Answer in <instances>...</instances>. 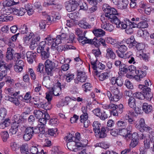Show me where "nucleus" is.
Wrapping results in <instances>:
<instances>
[{
    "mask_svg": "<svg viewBox=\"0 0 154 154\" xmlns=\"http://www.w3.org/2000/svg\"><path fill=\"white\" fill-rule=\"evenodd\" d=\"M103 8L105 12V17L111 22L114 23L116 26L117 28L125 29L127 26V24L129 23L128 20L126 21L121 22L119 18L116 16L118 15V13L115 8H111L108 4H104Z\"/></svg>",
    "mask_w": 154,
    "mask_h": 154,
    "instance_id": "nucleus-1",
    "label": "nucleus"
},
{
    "mask_svg": "<svg viewBox=\"0 0 154 154\" xmlns=\"http://www.w3.org/2000/svg\"><path fill=\"white\" fill-rule=\"evenodd\" d=\"M13 8L8 7L5 8L4 7L1 10V13L2 14L0 16V21L2 22H7L13 20V17L8 15L12 13Z\"/></svg>",
    "mask_w": 154,
    "mask_h": 154,
    "instance_id": "nucleus-2",
    "label": "nucleus"
},
{
    "mask_svg": "<svg viewBox=\"0 0 154 154\" xmlns=\"http://www.w3.org/2000/svg\"><path fill=\"white\" fill-rule=\"evenodd\" d=\"M14 122L11 128L9 130V133L12 134H16L18 130V127H20L21 124L23 123L22 117L20 115H15L13 117Z\"/></svg>",
    "mask_w": 154,
    "mask_h": 154,
    "instance_id": "nucleus-3",
    "label": "nucleus"
},
{
    "mask_svg": "<svg viewBox=\"0 0 154 154\" xmlns=\"http://www.w3.org/2000/svg\"><path fill=\"white\" fill-rule=\"evenodd\" d=\"M83 42L84 43H88L91 45H94L97 48H98L101 44L104 47L106 46L105 40L102 38H100L99 39H97V38L94 37L93 39H87Z\"/></svg>",
    "mask_w": 154,
    "mask_h": 154,
    "instance_id": "nucleus-4",
    "label": "nucleus"
},
{
    "mask_svg": "<svg viewBox=\"0 0 154 154\" xmlns=\"http://www.w3.org/2000/svg\"><path fill=\"white\" fill-rule=\"evenodd\" d=\"M29 39H30V43L29 45V48L32 50H33L35 49L38 45V44L40 39V37L39 36L35 35L33 33H30L29 34Z\"/></svg>",
    "mask_w": 154,
    "mask_h": 154,
    "instance_id": "nucleus-5",
    "label": "nucleus"
},
{
    "mask_svg": "<svg viewBox=\"0 0 154 154\" xmlns=\"http://www.w3.org/2000/svg\"><path fill=\"white\" fill-rule=\"evenodd\" d=\"M139 88L141 89L144 94V98L149 100H151L153 97V94L151 91L150 88L148 86L143 85H138Z\"/></svg>",
    "mask_w": 154,
    "mask_h": 154,
    "instance_id": "nucleus-6",
    "label": "nucleus"
},
{
    "mask_svg": "<svg viewBox=\"0 0 154 154\" xmlns=\"http://www.w3.org/2000/svg\"><path fill=\"white\" fill-rule=\"evenodd\" d=\"M79 5V4L75 1L70 0L66 3L65 7L67 11L71 12L75 11Z\"/></svg>",
    "mask_w": 154,
    "mask_h": 154,
    "instance_id": "nucleus-7",
    "label": "nucleus"
},
{
    "mask_svg": "<svg viewBox=\"0 0 154 154\" xmlns=\"http://www.w3.org/2000/svg\"><path fill=\"white\" fill-rule=\"evenodd\" d=\"M97 59H96V60L94 61H91V63L92 68L95 71L96 75H97L99 73V69L103 70L105 68V66L101 63L99 62H97Z\"/></svg>",
    "mask_w": 154,
    "mask_h": 154,
    "instance_id": "nucleus-8",
    "label": "nucleus"
},
{
    "mask_svg": "<svg viewBox=\"0 0 154 154\" xmlns=\"http://www.w3.org/2000/svg\"><path fill=\"white\" fill-rule=\"evenodd\" d=\"M76 34L79 37L78 39L79 41L83 45H84L86 43H84L83 42L84 40L87 39H88L86 37H85V34L86 33L85 31L83 33V31L81 29L77 28L75 30Z\"/></svg>",
    "mask_w": 154,
    "mask_h": 154,
    "instance_id": "nucleus-9",
    "label": "nucleus"
},
{
    "mask_svg": "<svg viewBox=\"0 0 154 154\" xmlns=\"http://www.w3.org/2000/svg\"><path fill=\"white\" fill-rule=\"evenodd\" d=\"M48 49H49V48L46 45V42L43 41L39 43L37 48V51L38 53H40L42 51H46Z\"/></svg>",
    "mask_w": 154,
    "mask_h": 154,
    "instance_id": "nucleus-10",
    "label": "nucleus"
},
{
    "mask_svg": "<svg viewBox=\"0 0 154 154\" xmlns=\"http://www.w3.org/2000/svg\"><path fill=\"white\" fill-rule=\"evenodd\" d=\"M101 27L109 32L112 31L114 29L113 26L107 21L103 22L101 24Z\"/></svg>",
    "mask_w": 154,
    "mask_h": 154,
    "instance_id": "nucleus-11",
    "label": "nucleus"
},
{
    "mask_svg": "<svg viewBox=\"0 0 154 154\" xmlns=\"http://www.w3.org/2000/svg\"><path fill=\"white\" fill-rule=\"evenodd\" d=\"M57 66L58 63L57 61L52 62L49 60H46L45 63V67L54 69Z\"/></svg>",
    "mask_w": 154,
    "mask_h": 154,
    "instance_id": "nucleus-12",
    "label": "nucleus"
},
{
    "mask_svg": "<svg viewBox=\"0 0 154 154\" xmlns=\"http://www.w3.org/2000/svg\"><path fill=\"white\" fill-rule=\"evenodd\" d=\"M109 131V128L108 127H102L100 130V132L97 134L99 135V138H104L106 137V133Z\"/></svg>",
    "mask_w": 154,
    "mask_h": 154,
    "instance_id": "nucleus-13",
    "label": "nucleus"
},
{
    "mask_svg": "<svg viewBox=\"0 0 154 154\" xmlns=\"http://www.w3.org/2000/svg\"><path fill=\"white\" fill-rule=\"evenodd\" d=\"M106 57L109 59V58L112 59H114L116 57V55L112 50L111 48H107L106 50Z\"/></svg>",
    "mask_w": 154,
    "mask_h": 154,
    "instance_id": "nucleus-14",
    "label": "nucleus"
},
{
    "mask_svg": "<svg viewBox=\"0 0 154 154\" xmlns=\"http://www.w3.org/2000/svg\"><path fill=\"white\" fill-rule=\"evenodd\" d=\"M79 25L80 27L84 29H90L91 27V26L86 22L85 19L80 20Z\"/></svg>",
    "mask_w": 154,
    "mask_h": 154,
    "instance_id": "nucleus-15",
    "label": "nucleus"
},
{
    "mask_svg": "<svg viewBox=\"0 0 154 154\" xmlns=\"http://www.w3.org/2000/svg\"><path fill=\"white\" fill-rule=\"evenodd\" d=\"M125 42L127 44H129V47L131 48L136 45V42L133 35H131L130 38L125 40Z\"/></svg>",
    "mask_w": 154,
    "mask_h": 154,
    "instance_id": "nucleus-16",
    "label": "nucleus"
},
{
    "mask_svg": "<svg viewBox=\"0 0 154 154\" xmlns=\"http://www.w3.org/2000/svg\"><path fill=\"white\" fill-rule=\"evenodd\" d=\"M39 133L38 126L36 127L35 126H29V140L33 136L34 134Z\"/></svg>",
    "mask_w": 154,
    "mask_h": 154,
    "instance_id": "nucleus-17",
    "label": "nucleus"
},
{
    "mask_svg": "<svg viewBox=\"0 0 154 154\" xmlns=\"http://www.w3.org/2000/svg\"><path fill=\"white\" fill-rule=\"evenodd\" d=\"M101 126V124L98 122L94 121L93 122L92 127L93 130L95 134L99 133L100 132Z\"/></svg>",
    "mask_w": 154,
    "mask_h": 154,
    "instance_id": "nucleus-18",
    "label": "nucleus"
},
{
    "mask_svg": "<svg viewBox=\"0 0 154 154\" xmlns=\"http://www.w3.org/2000/svg\"><path fill=\"white\" fill-rule=\"evenodd\" d=\"M92 32L94 35L97 37H100L104 35L105 32L101 29H94Z\"/></svg>",
    "mask_w": 154,
    "mask_h": 154,
    "instance_id": "nucleus-19",
    "label": "nucleus"
},
{
    "mask_svg": "<svg viewBox=\"0 0 154 154\" xmlns=\"http://www.w3.org/2000/svg\"><path fill=\"white\" fill-rule=\"evenodd\" d=\"M5 92L6 94L14 97L16 96L19 93V92H14V89L12 87L6 88L5 89Z\"/></svg>",
    "mask_w": 154,
    "mask_h": 154,
    "instance_id": "nucleus-20",
    "label": "nucleus"
},
{
    "mask_svg": "<svg viewBox=\"0 0 154 154\" xmlns=\"http://www.w3.org/2000/svg\"><path fill=\"white\" fill-rule=\"evenodd\" d=\"M153 138H151L150 140L149 138L146 139L143 141V147L145 149H149L150 147V145L153 143Z\"/></svg>",
    "mask_w": 154,
    "mask_h": 154,
    "instance_id": "nucleus-21",
    "label": "nucleus"
},
{
    "mask_svg": "<svg viewBox=\"0 0 154 154\" xmlns=\"http://www.w3.org/2000/svg\"><path fill=\"white\" fill-rule=\"evenodd\" d=\"M129 3L128 0H122L117 5L119 9H125L127 8L128 4Z\"/></svg>",
    "mask_w": 154,
    "mask_h": 154,
    "instance_id": "nucleus-22",
    "label": "nucleus"
},
{
    "mask_svg": "<svg viewBox=\"0 0 154 154\" xmlns=\"http://www.w3.org/2000/svg\"><path fill=\"white\" fill-rule=\"evenodd\" d=\"M135 73L137 75V77H138V79L137 80V81H140V79L145 77L146 74V71H142L139 70H136L135 71Z\"/></svg>",
    "mask_w": 154,
    "mask_h": 154,
    "instance_id": "nucleus-23",
    "label": "nucleus"
},
{
    "mask_svg": "<svg viewBox=\"0 0 154 154\" xmlns=\"http://www.w3.org/2000/svg\"><path fill=\"white\" fill-rule=\"evenodd\" d=\"M19 3V1H14V0H6L3 3V7H10L11 6Z\"/></svg>",
    "mask_w": 154,
    "mask_h": 154,
    "instance_id": "nucleus-24",
    "label": "nucleus"
},
{
    "mask_svg": "<svg viewBox=\"0 0 154 154\" xmlns=\"http://www.w3.org/2000/svg\"><path fill=\"white\" fill-rule=\"evenodd\" d=\"M56 86L57 87V88H56L54 87L52 88V91L51 92H52L53 95H54L58 96L59 95V93H57V92H56V91H57L58 90L61 89L62 88L61 86L63 87V86L62 85L61 86V83H60L58 82ZM62 88H63V87H62Z\"/></svg>",
    "mask_w": 154,
    "mask_h": 154,
    "instance_id": "nucleus-25",
    "label": "nucleus"
},
{
    "mask_svg": "<svg viewBox=\"0 0 154 154\" xmlns=\"http://www.w3.org/2000/svg\"><path fill=\"white\" fill-rule=\"evenodd\" d=\"M82 111L83 112L82 114L80 117V121H82L83 119H85L88 118V114L87 112V109L85 107H82Z\"/></svg>",
    "mask_w": 154,
    "mask_h": 154,
    "instance_id": "nucleus-26",
    "label": "nucleus"
},
{
    "mask_svg": "<svg viewBox=\"0 0 154 154\" xmlns=\"http://www.w3.org/2000/svg\"><path fill=\"white\" fill-rule=\"evenodd\" d=\"M143 109L146 113L150 112L152 110V107L150 105H149L147 103H144L143 106Z\"/></svg>",
    "mask_w": 154,
    "mask_h": 154,
    "instance_id": "nucleus-27",
    "label": "nucleus"
},
{
    "mask_svg": "<svg viewBox=\"0 0 154 154\" xmlns=\"http://www.w3.org/2000/svg\"><path fill=\"white\" fill-rule=\"evenodd\" d=\"M73 144H75V146L77 148V149H83L86 146V144L82 143L80 141V140L74 141L73 143Z\"/></svg>",
    "mask_w": 154,
    "mask_h": 154,
    "instance_id": "nucleus-28",
    "label": "nucleus"
},
{
    "mask_svg": "<svg viewBox=\"0 0 154 154\" xmlns=\"http://www.w3.org/2000/svg\"><path fill=\"white\" fill-rule=\"evenodd\" d=\"M116 125L119 129H122L125 128L127 125L126 122L122 120L118 121L116 123Z\"/></svg>",
    "mask_w": 154,
    "mask_h": 154,
    "instance_id": "nucleus-29",
    "label": "nucleus"
},
{
    "mask_svg": "<svg viewBox=\"0 0 154 154\" xmlns=\"http://www.w3.org/2000/svg\"><path fill=\"white\" fill-rule=\"evenodd\" d=\"M13 51L14 50L11 47H9L7 48L6 57L8 59L11 60L12 59Z\"/></svg>",
    "mask_w": 154,
    "mask_h": 154,
    "instance_id": "nucleus-30",
    "label": "nucleus"
},
{
    "mask_svg": "<svg viewBox=\"0 0 154 154\" xmlns=\"http://www.w3.org/2000/svg\"><path fill=\"white\" fill-rule=\"evenodd\" d=\"M131 137L132 140H138V134L136 133H134L132 134H128L125 136V138L127 140L130 139Z\"/></svg>",
    "mask_w": 154,
    "mask_h": 154,
    "instance_id": "nucleus-31",
    "label": "nucleus"
},
{
    "mask_svg": "<svg viewBox=\"0 0 154 154\" xmlns=\"http://www.w3.org/2000/svg\"><path fill=\"white\" fill-rule=\"evenodd\" d=\"M10 124V120L9 119H6L0 123V128L4 129L9 126Z\"/></svg>",
    "mask_w": 154,
    "mask_h": 154,
    "instance_id": "nucleus-32",
    "label": "nucleus"
},
{
    "mask_svg": "<svg viewBox=\"0 0 154 154\" xmlns=\"http://www.w3.org/2000/svg\"><path fill=\"white\" fill-rule=\"evenodd\" d=\"M128 105L129 107L132 108H134L136 107L135 99L133 97L129 98L128 100Z\"/></svg>",
    "mask_w": 154,
    "mask_h": 154,
    "instance_id": "nucleus-33",
    "label": "nucleus"
},
{
    "mask_svg": "<svg viewBox=\"0 0 154 154\" xmlns=\"http://www.w3.org/2000/svg\"><path fill=\"white\" fill-rule=\"evenodd\" d=\"M7 114L6 109L4 108L0 109V121L3 120L5 118Z\"/></svg>",
    "mask_w": 154,
    "mask_h": 154,
    "instance_id": "nucleus-34",
    "label": "nucleus"
},
{
    "mask_svg": "<svg viewBox=\"0 0 154 154\" xmlns=\"http://www.w3.org/2000/svg\"><path fill=\"white\" fill-rule=\"evenodd\" d=\"M126 58L127 59V61L130 63L134 64L135 63L134 57L132 54V53L131 52H128V54L126 57Z\"/></svg>",
    "mask_w": 154,
    "mask_h": 154,
    "instance_id": "nucleus-35",
    "label": "nucleus"
},
{
    "mask_svg": "<svg viewBox=\"0 0 154 154\" xmlns=\"http://www.w3.org/2000/svg\"><path fill=\"white\" fill-rule=\"evenodd\" d=\"M29 147L28 145L26 143H25L20 147V149L21 153H23L29 151Z\"/></svg>",
    "mask_w": 154,
    "mask_h": 154,
    "instance_id": "nucleus-36",
    "label": "nucleus"
},
{
    "mask_svg": "<svg viewBox=\"0 0 154 154\" xmlns=\"http://www.w3.org/2000/svg\"><path fill=\"white\" fill-rule=\"evenodd\" d=\"M49 49L46 51H42L41 53V56L42 60H45L48 59L49 57L50 53L49 51Z\"/></svg>",
    "mask_w": 154,
    "mask_h": 154,
    "instance_id": "nucleus-37",
    "label": "nucleus"
},
{
    "mask_svg": "<svg viewBox=\"0 0 154 154\" xmlns=\"http://www.w3.org/2000/svg\"><path fill=\"white\" fill-rule=\"evenodd\" d=\"M144 20L140 21L138 23V28H145L148 27V25L146 20Z\"/></svg>",
    "mask_w": 154,
    "mask_h": 154,
    "instance_id": "nucleus-38",
    "label": "nucleus"
},
{
    "mask_svg": "<svg viewBox=\"0 0 154 154\" xmlns=\"http://www.w3.org/2000/svg\"><path fill=\"white\" fill-rule=\"evenodd\" d=\"M116 53H117L118 56L121 58L126 59V57L128 54V52L127 53H124L122 51L117 50L116 51Z\"/></svg>",
    "mask_w": 154,
    "mask_h": 154,
    "instance_id": "nucleus-39",
    "label": "nucleus"
},
{
    "mask_svg": "<svg viewBox=\"0 0 154 154\" xmlns=\"http://www.w3.org/2000/svg\"><path fill=\"white\" fill-rule=\"evenodd\" d=\"M64 139L67 143L74 141L75 140V137L73 136V135L70 133H69L67 136L65 137Z\"/></svg>",
    "mask_w": 154,
    "mask_h": 154,
    "instance_id": "nucleus-40",
    "label": "nucleus"
},
{
    "mask_svg": "<svg viewBox=\"0 0 154 154\" xmlns=\"http://www.w3.org/2000/svg\"><path fill=\"white\" fill-rule=\"evenodd\" d=\"M134 97L139 99L143 100L144 99V94L140 92H136L133 94Z\"/></svg>",
    "mask_w": 154,
    "mask_h": 154,
    "instance_id": "nucleus-41",
    "label": "nucleus"
},
{
    "mask_svg": "<svg viewBox=\"0 0 154 154\" xmlns=\"http://www.w3.org/2000/svg\"><path fill=\"white\" fill-rule=\"evenodd\" d=\"M119 69L121 73L122 74L128 72V66L124 64H122L120 66Z\"/></svg>",
    "mask_w": 154,
    "mask_h": 154,
    "instance_id": "nucleus-42",
    "label": "nucleus"
},
{
    "mask_svg": "<svg viewBox=\"0 0 154 154\" xmlns=\"http://www.w3.org/2000/svg\"><path fill=\"white\" fill-rule=\"evenodd\" d=\"M57 130V128H52L48 129L47 132H46L45 134L50 135L52 136L55 137L56 136V132Z\"/></svg>",
    "mask_w": 154,
    "mask_h": 154,
    "instance_id": "nucleus-43",
    "label": "nucleus"
},
{
    "mask_svg": "<svg viewBox=\"0 0 154 154\" xmlns=\"http://www.w3.org/2000/svg\"><path fill=\"white\" fill-rule=\"evenodd\" d=\"M29 129L28 127L26 128L25 130L23 132V138L24 140L26 141H28L29 140Z\"/></svg>",
    "mask_w": 154,
    "mask_h": 154,
    "instance_id": "nucleus-44",
    "label": "nucleus"
},
{
    "mask_svg": "<svg viewBox=\"0 0 154 154\" xmlns=\"http://www.w3.org/2000/svg\"><path fill=\"white\" fill-rule=\"evenodd\" d=\"M28 26L26 24H24L22 26L20 29V32L22 34H26L28 32Z\"/></svg>",
    "mask_w": 154,
    "mask_h": 154,
    "instance_id": "nucleus-45",
    "label": "nucleus"
},
{
    "mask_svg": "<svg viewBox=\"0 0 154 154\" xmlns=\"http://www.w3.org/2000/svg\"><path fill=\"white\" fill-rule=\"evenodd\" d=\"M33 146L30 147L29 150L31 151V153L32 154H40V153H38V149L36 146V144L33 145Z\"/></svg>",
    "mask_w": 154,
    "mask_h": 154,
    "instance_id": "nucleus-46",
    "label": "nucleus"
},
{
    "mask_svg": "<svg viewBox=\"0 0 154 154\" xmlns=\"http://www.w3.org/2000/svg\"><path fill=\"white\" fill-rule=\"evenodd\" d=\"M33 113L37 119L42 117L44 115V113L39 110H35L33 112Z\"/></svg>",
    "mask_w": 154,
    "mask_h": 154,
    "instance_id": "nucleus-47",
    "label": "nucleus"
},
{
    "mask_svg": "<svg viewBox=\"0 0 154 154\" xmlns=\"http://www.w3.org/2000/svg\"><path fill=\"white\" fill-rule=\"evenodd\" d=\"M1 137L4 142H6L9 137V134L7 131H5L1 132Z\"/></svg>",
    "mask_w": 154,
    "mask_h": 154,
    "instance_id": "nucleus-48",
    "label": "nucleus"
},
{
    "mask_svg": "<svg viewBox=\"0 0 154 154\" xmlns=\"http://www.w3.org/2000/svg\"><path fill=\"white\" fill-rule=\"evenodd\" d=\"M134 46H135L137 50L139 51L137 52L138 55L140 53V51H142L144 48V45L143 44L139 43L137 44L136 42V45Z\"/></svg>",
    "mask_w": 154,
    "mask_h": 154,
    "instance_id": "nucleus-49",
    "label": "nucleus"
},
{
    "mask_svg": "<svg viewBox=\"0 0 154 154\" xmlns=\"http://www.w3.org/2000/svg\"><path fill=\"white\" fill-rule=\"evenodd\" d=\"M74 75L71 73H68L65 76L66 82H70L74 79Z\"/></svg>",
    "mask_w": 154,
    "mask_h": 154,
    "instance_id": "nucleus-50",
    "label": "nucleus"
},
{
    "mask_svg": "<svg viewBox=\"0 0 154 154\" xmlns=\"http://www.w3.org/2000/svg\"><path fill=\"white\" fill-rule=\"evenodd\" d=\"M82 74V72H78L77 78L79 81L80 82H84L85 81L86 79V76H84L83 75L82 77H80V75Z\"/></svg>",
    "mask_w": 154,
    "mask_h": 154,
    "instance_id": "nucleus-51",
    "label": "nucleus"
},
{
    "mask_svg": "<svg viewBox=\"0 0 154 154\" xmlns=\"http://www.w3.org/2000/svg\"><path fill=\"white\" fill-rule=\"evenodd\" d=\"M98 77L99 80L103 81L107 79L108 77V74L107 72H104L100 75H98Z\"/></svg>",
    "mask_w": 154,
    "mask_h": 154,
    "instance_id": "nucleus-52",
    "label": "nucleus"
},
{
    "mask_svg": "<svg viewBox=\"0 0 154 154\" xmlns=\"http://www.w3.org/2000/svg\"><path fill=\"white\" fill-rule=\"evenodd\" d=\"M6 82L10 87H13L14 86V81L10 77L8 78L6 80Z\"/></svg>",
    "mask_w": 154,
    "mask_h": 154,
    "instance_id": "nucleus-53",
    "label": "nucleus"
},
{
    "mask_svg": "<svg viewBox=\"0 0 154 154\" xmlns=\"http://www.w3.org/2000/svg\"><path fill=\"white\" fill-rule=\"evenodd\" d=\"M45 72L48 75L50 76H52L53 75L54 69L45 67Z\"/></svg>",
    "mask_w": 154,
    "mask_h": 154,
    "instance_id": "nucleus-54",
    "label": "nucleus"
},
{
    "mask_svg": "<svg viewBox=\"0 0 154 154\" xmlns=\"http://www.w3.org/2000/svg\"><path fill=\"white\" fill-rule=\"evenodd\" d=\"M36 56V53L35 52H33L29 51V63H32Z\"/></svg>",
    "mask_w": 154,
    "mask_h": 154,
    "instance_id": "nucleus-55",
    "label": "nucleus"
},
{
    "mask_svg": "<svg viewBox=\"0 0 154 154\" xmlns=\"http://www.w3.org/2000/svg\"><path fill=\"white\" fill-rule=\"evenodd\" d=\"M58 37L59 38L62 39L63 42H65L66 40H68V37L66 34L62 33L60 35H58Z\"/></svg>",
    "mask_w": 154,
    "mask_h": 154,
    "instance_id": "nucleus-56",
    "label": "nucleus"
},
{
    "mask_svg": "<svg viewBox=\"0 0 154 154\" xmlns=\"http://www.w3.org/2000/svg\"><path fill=\"white\" fill-rule=\"evenodd\" d=\"M140 128H139L140 129V131L141 132H143L144 131H149L150 129V128L145 124L140 126Z\"/></svg>",
    "mask_w": 154,
    "mask_h": 154,
    "instance_id": "nucleus-57",
    "label": "nucleus"
},
{
    "mask_svg": "<svg viewBox=\"0 0 154 154\" xmlns=\"http://www.w3.org/2000/svg\"><path fill=\"white\" fill-rule=\"evenodd\" d=\"M92 53L94 55L96 58L98 57L101 54V52L99 48L93 49L92 50Z\"/></svg>",
    "mask_w": 154,
    "mask_h": 154,
    "instance_id": "nucleus-58",
    "label": "nucleus"
},
{
    "mask_svg": "<svg viewBox=\"0 0 154 154\" xmlns=\"http://www.w3.org/2000/svg\"><path fill=\"white\" fill-rule=\"evenodd\" d=\"M124 85L128 89H131L133 88V86L132 83L128 80L125 81Z\"/></svg>",
    "mask_w": 154,
    "mask_h": 154,
    "instance_id": "nucleus-59",
    "label": "nucleus"
},
{
    "mask_svg": "<svg viewBox=\"0 0 154 154\" xmlns=\"http://www.w3.org/2000/svg\"><path fill=\"white\" fill-rule=\"evenodd\" d=\"M88 118L85 119L84 118L82 121H80L82 123H83L84 127L85 128L88 127L90 124V122L89 120L88 119Z\"/></svg>",
    "mask_w": 154,
    "mask_h": 154,
    "instance_id": "nucleus-60",
    "label": "nucleus"
},
{
    "mask_svg": "<svg viewBox=\"0 0 154 154\" xmlns=\"http://www.w3.org/2000/svg\"><path fill=\"white\" fill-rule=\"evenodd\" d=\"M46 96V98L47 99L48 101L50 102L52 99L53 95V93L51 91H49L48 93H47Z\"/></svg>",
    "mask_w": 154,
    "mask_h": 154,
    "instance_id": "nucleus-61",
    "label": "nucleus"
},
{
    "mask_svg": "<svg viewBox=\"0 0 154 154\" xmlns=\"http://www.w3.org/2000/svg\"><path fill=\"white\" fill-rule=\"evenodd\" d=\"M15 68L17 69V67H23L24 66V62L22 60H17L16 61L15 64Z\"/></svg>",
    "mask_w": 154,
    "mask_h": 154,
    "instance_id": "nucleus-62",
    "label": "nucleus"
},
{
    "mask_svg": "<svg viewBox=\"0 0 154 154\" xmlns=\"http://www.w3.org/2000/svg\"><path fill=\"white\" fill-rule=\"evenodd\" d=\"M121 97V95H113V96L112 97V100H110V102L112 101L116 102L119 100Z\"/></svg>",
    "mask_w": 154,
    "mask_h": 154,
    "instance_id": "nucleus-63",
    "label": "nucleus"
},
{
    "mask_svg": "<svg viewBox=\"0 0 154 154\" xmlns=\"http://www.w3.org/2000/svg\"><path fill=\"white\" fill-rule=\"evenodd\" d=\"M38 121L40 123V124H38V125L39 126L40 125H42V126H44V125L45 126V125L47 122L45 120V119L43 117L40 118L38 120Z\"/></svg>",
    "mask_w": 154,
    "mask_h": 154,
    "instance_id": "nucleus-64",
    "label": "nucleus"
}]
</instances>
